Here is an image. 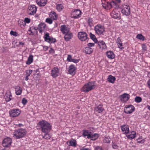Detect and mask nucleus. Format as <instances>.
Returning a JSON list of instances; mask_svg holds the SVG:
<instances>
[{"label": "nucleus", "mask_w": 150, "mask_h": 150, "mask_svg": "<svg viewBox=\"0 0 150 150\" xmlns=\"http://www.w3.org/2000/svg\"><path fill=\"white\" fill-rule=\"evenodd\" d=\"M103 141L104 142L109 143L110 141V139L109 136L105 137L104 138Z\"/></svg>", "instance_id": "obj_40"}, {"label": "nucleus", "mask_w": 150, "mask_h": 150, "mask_svg": "<svg viewBox=\"0 0 150 150\" xmlns=\"http://www.w3.org/2000/svg\"><path fill=\"white\" fill-rule=\"evenodd\" d=\"M76 67L74 65H71L70 66L68 70L69 74L72 75H74L76 73Z\"/></svg>", "instance_id": "obj_18"}, {"label": "nucleus", "mask_w": 150, "mask_h": 150, "mask_svg": "<svg viewBox=\"0 0 150 150\" xmlns=\"http://www.w3.org/2000/svg\"><path fill=\"white\" fill-rule=\"evenodd\" d=\"M85 51L86 54H90L92 52L93 50L89 47H86L85 48Z\"/></svg>", "instance_id": "obj_32"}, {"label": "nucleus", "mask_w": 150, "mask_h": 150, "mask_svg": "<svg viewBox=\"0 0 150 150\" xmlns=\"http://www.w3.org/2000/svg\"><path fill=\"white\" fill-rule=\"evenodd\" d=\"M12 96L10 91L6 92L4 96V98L6 102H8L12 99Z\"/></svg>", "instance_id": "obj_17"}, {"label": "nucleus", "mask_w": 150, "mask_h": 150, "mask_svg": "<svg viewBox=\"0 0 150 150\" xmlns=\"http://www.w3.org/2000/svg\"><path fill=\"white\" fill-rule=\"evenodd\" d=\"M63 8V6L61 4H58L56 6V8L59 11H61Z\"/></svg>", "instance_id": "obj_37"}, {"label": "nucleus", "mask_w": 150, "mask_h": 150, "mask_svg": "<svg viewBox=\"0 0 150 150\" xmlns=\"http://www.w3.org/2000/svg\"><path fill=\"white\" fill-rule=\"evenodd\" d=\"M106 55L109 58L112 59L115 57V55L113 52L111 51H109L106 52Z\"/></svg>", "instance_id": "obj_28"}, {"label": "nucleus", "mask_w": 150, "mask_h": 150, "mask_svg": "<svg viewBox=\"0 0 150 150\" xmlns=\"http://www.w3.org/2000/svg\"><path fill=\"white\" fill-rule=\"evenodd\" d=\"M95 111L98 113H101L104 110V108L102 105H98L95 108Z\"/></svg>", "instance_id": "obj_24"}, {"label": "nucleus", "mask_w": 150, "mask_h": 150, "mask_svg": "<svg viewBox=\"0 0 150 150\" xmlns=\"http://www.w3.org/2000/svg\"><path fill=\"white\" fill-rule=\"evenodd\" d=\"M10 33L11 35L14 36H17L18 35V33L12 30L10 32Z\"/></svg>", "instance_id": "obj_48"}, {"label": "nucleus", "mask_w": 150, "mask_h": 150, "mask_svg": "<svg viewBox=\"0 0 150 150\" xmlns=\"http://www.w3.org/2000/svg\"><path fill=\"white\" fill-rule=\"evenodd\" d=\"M131 134L129 135H126V137L129 139H134L136 137V132L134 131L131 132Z\"/></svg>", "instance_id": "obj_26"}, {"label": "nucleus", "mask_w": 150, "mask_h": 150, "mask_svg": "<svg viewBox=\"0 0 150 150\" xmlns=\"http://www.w3.org/2000/svg\"><path fill=\"white\" fill-rule=\"evenodd\" d=\"M96 33L98 35H101L103 34L105 31L104 28L103 26L100 25H96L94 28Z\"/></svg>", "instance_id": "obj_6"}, {"label": "nucleus", "mask_w": 150, "mask_h": 150, "mask_svg": "<svg viewBox=\"0 0 150 150\" xmlns=\"http://www.w3.org/2000/svg\"><path fill=\"white\" fill-rule=\"evenodd\" d=\"M95 150H103L101 146H97L95 148Z\"/></svg>", "instance_id": "obj_55"}, {"label": "nucleus", "mask_w": 150, "mask_h": 150, "mask_svg": "<svg viewBox=\"0 0 150 150\" xmlns=\"http://www.w3.org/2000/svg\"><path fill=\"white\" fill-rule=\"evenodd\" d=\"M47 0H37V4L40 6H44L47 4Z\"/></svg>", "instance_id": "obj_21"}, {"label": "nucleus", "mask_w": 150, "mask_h": 150, "mask_svg": "<svg viewBox=\"0 0 150 150\" xmlns=\"http://www.w3.org/2000/svg\"><path fill=\"white\" fill-rule=\"evenodd\" d=\"M33 71L31 70H27L26 71V76H29L32 73Z\"/></svg>", "instance_id": "obj_46"}, {"label": "nucleus", "mask_w": 150, "mask_h": 150, "mask_svg": "<svg viewBox=\"0 0 150 150\" xmlns=\"http://www.w3.org/2000/svg\"><path fill=\"white\" fill-rule=\"evenodd\" d=\"M93 20L91 18H88V25L90 27H91L93 25Z\"/></svg>", "instance_id": "obj_39"}, {"label": "nucleus", "mask_w": 150, "mask_h": 150, "mask_svg": "<svg viewBox=\"0 0 150 150\" xmlns=\"http://www.w3.org/2000/svg\"><path fill=\"white\" fill-rule=\"evenodd\" d=\"M135 110L134 107L132 105H126L124 108V112L126 114H131Z\"/></svg>", "instance_id": "obj_5"}, {"label": "nucleus", "mask_w": 150, "mask_h": 150, "mask_svg": "<svg viewBox=\"0 0 150 150\" xmlns=\"http://www.w3.org/2000/svg\"><path fill=\"white\" fill-rule=\"evenodd\" d=\"M91 132H89L88 130H85L83 131V135L84 137L87 136V137L88 138V136L91 135Z\"/></svg>", "instance_id": "obj_35"}, {"label": "nucleus", "mask_w": 150, "mask_h": 150, "mask_svg": "<svg viewBox=\"0 0 150 150\" xmlns=\"http://www.w3.org/2000/svg\"><path fill=\"white\" fill-rule=\"evenodd\" d=\"M19 45H24V43L23 42H19Z\"/></svg>", "instance_id": "obj_61"}, {"label": "nucleus", "mask_w": 150, "mask_h": 150, "mask_svg": "<svg viewBox=\"0 0 150 150\" xmlns=\"http://www.w3.org/2000/svg\"><path fill=\"white\" fill-rule=\"evenodd\" d=\"M28 76H26V77L25 78V80L26 81H27L28 79L29 78H28Z\"/></svg>", "instance_id": "obj_62"}, {"label": "nucleus", "mask_w": 150, "mask_h": 150, "mask_svg": "<svg viewBox=\"0 0 150 150\" xmlns=\"http://www.w3.org/2000/svg\"><path fill=\"white\" fill-rule=\"evenodd\" d=\"M116 42L117 44L121 42V40L120 37L118 38Z\"/></svg>", "instance_id": "obj_58"}, {"label": "nucleus", "mask_w": 150, "mask_h": 150, "mask_svg": "<svg viewBox=\"0 0 150 150\" xmlns=\"http://www.w3.org/2000/svg\"><path fill=\"white\" fill-rule=\"evenodd\" d=\"M148 85L149 87L150 88V81H148Z\"/></svg>", "instance_id": "obj_63"}, {"label": "nucleus", "mask_w": 150, "mask_h": 150, "mask_svg": "<svg viewBox=\"0 0 150 150\" xmlns=\"http://www.w3.org/2000/svg\"><path fill=\"white\" fill-rule=\"evenodd\" d=\"M12 141L11 138L7 137L3 140L2 145L4 147H9L11 145Z\"/></svg>", "instance_id": "obj_8"}, {"label": "nucleus", "mask_w": 150, "mask_h": 150, "mask_svg": "<svg viewBox=\"0 0 150 150\" xmlns=\"http://www.w3.org/2000/svg\"><path fill=\"white\" fill-rule=\"evenodd\" d=\"M136 38L142 41H144L145 39L144 37L141 34H138L136 36Z\"/></svg>", "instance_id": "obj_38"}, {"label": "nucleus", "mask_w": 150, "mask_h": 150, "mask_svg": "<svg viewBox=\"0 0 150 150\" xmlns=\"http://www.w3.org/2000/svg\"><path fill=\"white\" fill-rule=\"evenodd\" d=\"M45 22L50 24H51L52 23V21L51 19L49 18H47L46 19Z\"/></svg>", "instance_id": "obj_47"}, {"label": "nucleus", "mask_w": 150, "mask_h": 150, "mask_svg": "<svg viewBox=\"0 0 150 150\" xmlns=\"http://www.w3.org/2000/svg\"><path fill=\"white\" fill-rule=\"evenodd\" d=\"M99 137V135L97 134H91L88 136V139H91V140H96Z\"/></svg>", "instance_id": "obj_27"}, {"label": "nucleus", "mask_w": 150, "mask_h": 150, "mask_svg": "<svg viewBox=\"0 0 150 150\" xmlns=\"http://www.w3.org/2000/svg\"><path fill=\"white\" fill-rule=\"evenodd\" d=\"M81 11L79 9H73L71 14V17L74 18H78L80 17Z\"/></svg>", "instance_id": "obj_9"}, {"label": "nucleus", "mask_w": 150, "mask_h": 150, "mask_svg": "<svg viewBox=\"0 0 150 150\" xmlns=\"http://www.w3.org/2000/svg\"><path fill=\"white\" fill-rule=\"evenodd\" d=\"M28 14L30 15H33L36 12L37 7L35 5H31L29 6L28 8Z\"/></svg>", "instance_id": "obj_10"}, {"label": "nucleus", "mask_w": 150, "mask_h": 150, "mask_svg": "<svg viewBox=\"0 0 150 150\" xmlns=\"http://www.w3.org/2000/svg\"><path fill=\"white\" fill-rule=\"evenodd\" d=\"M135 101L137 103H139L142 101V98L139 96H136L135 98Z\"/></svg>", "instance_id": "obj_41"}, {"label": "nucleus", "mask_w": 150, "mask_h": 150, "mask_svg": "<svg viewBox=\"0 0 150 150\" xmlns=\"http://www.w3.org/2000/svg\"><path fill=\"white\" fill-rule=\"evenodd\" d=\"M19 24L21 28H23L25 26L26 24L23 20L20 21V22H19Z\"/></svg>", "instance_id": "obj_44"}, {"label": "nucleus", "mask_w": 150, "mask_h": 150, "mask_svg": "<svg viewBox=\"0 0 150 150\" xmlns=\"http://www.w3.org/2000/svg\"><path fill=\"white\" fill-rule=\"evenodd\" d=\"M64 34L65 35L64 36V38L66 41H69L72 37V34L71 32H69Z\"/></svg>", "instance_id": "obj_25"}, {"label": "nucleus", "mask_w": 150, "mask_h": 150, "mask_svg": "<svg viewBox=\"0 0 150 150\" xmlns=\"http://www.w3.org/2000/svg\"><path fill=\"white\" fill-rule=\"evenodd\" d=\"M112 147L114 149H116L117 148L118 146L116 144H113L112 145Z\"/></svg>", "instance_id": "obj_59"}, {"label": "nucleus", "mask_w": 150, "mask_h": 150, "mask_svg": "<svg viewBox=\"0 0 150 150\" xmlns=\"http://www.w3.org/2000/svg\"><path fill=\"white\" fill-rule=\"evenodd\" d=\"M95 44L94 43H89L88 44V47H93L94 46Z\"/></svg>", "instance_id": "obj_56"}, {"label": "nucleus", "mask_w": 150, "mask_h": 150, "mask_svg": "<svg viewBox=\"0 0 150 150\" xmlns=\"http://www.w3.org/2000/svg\"><path fill=\"white\" fill-rule=\"evenodd\" d=\"M28 31L30 32V33H29V34L30 35H33L34 33L32 31V30L31 29V28H30L28 30Z\"/></svg>", "instance_id": "obj_57"}, {"label": "nucleus", "mask_w": 150, "mask_h": 150, "mask_svg": "<svg viewBox=\"0 0 150 150\" xmlns=\"http://www.w3.org/2000/svg\"><path fill=\"white\" fill-rule=\"evenodd\" d=\"M90 36L91 38L94 41L95 43H97L98 42V40L94 35L93 34L91 33H90Z\"/></svg>", "instance_id": "obj_34"}, {"label": "nucleus", "mask_w": 150, "mask_h": 150, "mask_svg": "<svg viewBox=\"0 0 150 150\" xmlns=\"http://www.w3.org/2000/svg\"><path fill=\"white\" fill-rule=\"evenodd\" d=\"M94 81L90 82L86 84L83 87V91L87 93L94 89L96 87Z\"/></svg>", "instance_id": "obj_4"}, {"label": "nucleus", "mask_w": 150, "mask_h": 150, "mask_svg": "<svg viewBox=\"0 0 150 150\" xmlns=\"http://www.w3.org/2000/svg\"><path fill=\"white\" fill-rule=\"evenodd\" d=\"M115 80V77L112 76L111 75H109L107 79L108 81L110 83H114Z\"/></svg>", "instance_id": "obj_29"}, {"label": "nucleus", "mask_w": 150, "mask_h": 150, "mask_svg": "<svg viewBox=\"0 0 150 150\" xmlns=\"http://www.w3.org/2000/svg\"><path fill=\"white\" fill-rule=\"evenodd\" d=\"M16 93L17 95H21L22 92V89L19 86H17L15 88Z\"/></svg>", "instance_id": "obj_30"}, {"label": "nucleus", "mask_w": 150, "mask_h": 150, "mask_svg": "<svg viewBox=\"0 0 150 150\" xmlns=\"http://www.w3.org/2000/svg\"><path fill=\"white\" fill-rule=\"evenodd\" d=\"M50 53H53L54 52V50L52 48H50V50L49 51Z\"/></svg>", "instance_id": "obj_60"}, {"label": "nucleus", "mask_w": 150, "mask_h": 150, "mask_svg": "<svg viewBox=\"0 0 150 150\" xmlns=\"http://www.w3.org/2000/svg\"><path fill=\"white\" fill-rule=\"evenodd\" d=\"M137 142L139 143H144L145 141V139L142 138V136H141L137 139Z\"/></svg>", "instance_id": "obj_36"}, {"label": "nucleus", "mask_w": 150, "mask_h": 150, "mask_svg": "<svg viewBox=\"0 0 150 150\" xmlns=\"http://www.w3.org/2000/svg\"><path fill=\"white\" fill-rule=\"evenodd\" d=\"M45 133V135L43 137V138L47 139H50L51 137V135L47 133Z\"/></svg>", "instance_id": "obj_45"}, {"label": "nucleus", "mask_w": 150, "mask_h": 150, "mask_svg": "<svg viewBox=\"0 0 150 150\" xmlns=\"http://www.w3.org/2000/svg\"><path fill=\"white\" fill-rule=\"evenodd\" d=\"M142 47L143 50L144 51H146L147 50L146 47V45L144 44H143L142 45Z\"/></svg>", "instance_id": "obj_53"}, {"label": "nucleus", "mask_w": 150, "mask_h": 150, "mask_svg": "<svg viewBox=\"0 0 150 150\" xmlns=\"http://www.w3.org/2000/svg\"><path fill=\"white\" fill-rule=\"evenodd\" d=\"M61 31L63 34H66L69 32V30L65 25H62Z\"/></svg>", "instance_id": "obj_22"}, {"label": "nucleus", "mask_w": 150, "mask_h": 150, "mask_svg": "<svg viewBox=\"0 0 150 150\" xmlns=\"http://www.w3.org/2000/svg\"><path fill=\"white\" fill-rule=\"evenodd\" d=\"M147 108L150 110V106L149 105H147Z\"/></svg>", "instance_id": "obj_64"}, {"label": "nucleus", "mask_w": 150, "mask_h": 150, "mask_svg": "<svg viewBox=\"0 0 150 150\" xmlns=\"http://www.w3.org/2000/svg\"><path fill=\"white\" fill-rule=\"evenodd\" d=\"M28 102L27 100L25 98H23L22 100V103L24 105H25Z\"/></svg>", "instance_id": "obj_50"}, {"label": "nucleus", "mask_w": 150, "mask_h": 150, "mask_svg": "<svg viewBox=\"0 0 150 150\" xmlns=\"http://www.w3.org/2000/svg\"><path fill=\"white\" fill-rule=\"evenodd\" d=\"M123 133L127 134L129 133V127L128 125H121L120 127Z\"/></svg>", "instance_id": "obj_16"}, {"label": "nucleus", "mask_w": 150, "mask_h": 150, "mask_svg": "<svg viewBox=\"0 0 150 150\" xmlns=\"http://www.w3.org/2000/svg\"><path fill=\"white\" fill-rule=\"evenodd\" d=\"M50 38L51 37H50L49 36V33H47L45 34L44 36V39L45 41L47 42Z\"/></svg>", "instance_id": "obj_42"}, {"label": "nucleus", "mask_w": 150, "mask_h": 150, "mask_svg": "<svg viewBox=\"0 0 150 150\" xmlns=\"http://www.w3.org/2000/svg\"><path fill=\"white\" fill-rule=\"evenodd\" d=\"M33 56L32 55H30L28 58L27 61L26 62V64H30L33 61Z\"/></svg>", "instance_id": "obj_31"}, {"label": "nucleus", "mask_w": 150, "mask_h": 150, "mask_svg": "<svg viewBox=\"0 0 150 150\" xmlns=\"http://www.w3.org/2000/svg\"><path fill=\"white\" fill-rule=\"evenodd\" d=\"M26 130L23 129H20L15 130L13 132V137L16 139H19L23 137L26 134Z\"/></svg>", "instance_id": "obj_3"}, {"label": "nucleus", "mask_w": 150, "mask_h": 150, "mask_svg": "<svg viewBox=\"0 0 150 150\" xmlns=\"http://www.w3.org/2000/svg\"><path fill=\"white\" fill-rule=\"evenodd\" d=\"M51 127L49 122H38L36 127L38 129H41L42 132L47 133L51 129Z\"/></svg>", "instance_id": "obj_1"}, {"label": "nucleus", "mask_w": 150, "mask_h": 150, "mask_svg": "<svg viewBox=\"0 0 150 150\" xmlns=\"http://www.w3.org/2000/svg\"><path fill=\"white\" fill-rule=\"evenodd\" d=\"M46 25L43 23H41L38 26L37 28L39 30L40 33H41L44 29L45 28Z\"/></svg>", "instance_id": "obj_20"}, {"label": "nucleus", "mask_w": 150, "mask_h": 150, "mask_svg": "<svg viewBox=\"0 0 150 150\" xmlns=\"http://www.w3.org/2000/svg\"><path fill=\"white\" fill-rule=\"evenodd\" d=\"M59 74V70L57 67H54L51 70V75L54 78L58 76Z\"/></svg>", "instance_id": "obj_12"}, {"label": "nucleus", "mask_w": 150, "mask_h": 150, "mask_svg": "<svg viewBox=\"0 0 150 150\" xmlns=\"http://www.w3.org/2000/svg\"><path fill=\"white\" fill-rule=\"evenodd\" d=\"M50 17H51L53 20H56L57 18V15L56 13L54 12H52L50 14Z\"/></svg>", "instance_id": "obj_33"}, {"label": "nucleus", "mask_w": 150, "mask_h": 150, "mask_svg": "<svg viewBox=\"0 0 150 150\" xmlns=\"http://www.w3.org/2000/svg\"><path fill=\"white\" fill-rule=\"evenodd\" d=\"M56 42L55 39L53 38L52 37H51L47 42L49 43H54Z\"/></svg>", "instance_id": "obj_43"}, {"label": "nucleus", "mask_w": 150, "mask_h": 150, "mask_svg": "<svg viewBox=\"0 0 150 150\" xmlns=\"http://www.w3.org/2000/svg\"><path fill=\"white\" fill-rule=\"evenodd\" d=\"M72 59L71 55L69 54L68 55L67 59V61L69 62H71Z\"/></svg>", "instance_id": "obj_49"}, {"label": "nucleus", "mask_w": 150, "mask_h": 150, "mask_svg": "<svg viewBox=\"0 0 150 150\" xmlns=\"http://www.w3.org/2000/svg\"><path fill=\"white\" fill-rule=\"evenodd\" d=\"M111 15L112 18L115 19L120 18V13L117 10L112 11L111 13Z\"/></svg>", "instance_id": "obj_13"}, {"label": "nucleus", "mask_w": 150, "mask_h": 150, "mask_svg": "<svg viewBox=\"0 0 150 150\" xmlns=\"http://www.w3.org/2000/svg\"><path fill=\"white\" fill-rule=\"evenodd\" d=\"M30 19L28 18H25L24 22L25 23H29L30 22Z\"/></svg>", "instance_id": "obj_51"}, {"label": "nucleus", "mask_w": 150, "mask_h": 150, "mask_svg": "<svg viewBox=\"0 0 150 150\" xmlns=\"http://www.w3.org/2000/svg\"><path fill=\"white\" fill-rule=\"evenodd\" d=\"M78 37L79 39L82 41H85L88 38V35L84 32H80L78 33Z\"/></svg>", "instance_id": "obj_7"}, {"label": "nucleus", "mask_w": 150, "mask_h": 150, "mask_svg": "<svg viewBox=\"0 0 150 150\" xmlns=\"http://www.w3.org/2000/svg\"><path fill=\"white\" fill-rule=\"evenodd\" d=\"M20 113V110L18 109L11 110L9 111L10 115L12 117H15L18 116Z\"/></svg>", "instance_id": "obj_11"}, {"label": "nucleus", "mask_w": 150, "mask_h": 150, "mask_svg": "<svg viewBox=\"0 0 150 150\" xmlns=\"http://www.w3.org/2000/svg\"><path fill=\"white\" fill-rule=\"evenodd\" d=\"M80 60V59H72L71 60L72 62H73L75 63H77L79 62V61Z\"/></svg>", "instance_id": "obj_52"}, {"label": "nucleus", "mask_w": 150, "mask_h": 150, "mask_svg": "<svg viewBox=\"0 0 150 150\" xmlns=\"http://www.w3.org/2000/svg\"><path fill=\"white\" fill-rule=\"evenodd\" d=\"M129 98L130 95L129 94L125 93L121 96V101L123 102H126L128 100Z\"/></svg>", "instance_id": "obj_15"}, {"label": "nucleus", "mask_w": 150, "mask_h": 150, "mask_svg": "<svg viewBox=\"0 0 150 150\" xmlns=\"http://www.w3.org/2000/svg\"><path fill=\"white\" fill-rule=\"evenodd\" d=\"M102 4L103 7L105 9H108L111 7H113L115 8H118V5L115 1H112L110 3L105 0L102 1Z\"/></svg>", "instance_id": "obj_2"}, {"label": "nucleus", "mask_w": 150, "mask_h": 150, "mask_svg": "<svg viewBox=\"0 0 150 150\" xmlns=\"http://www.w3.org/2000/svg\"><path fill=\"white\" fill-rule=\"evenodd\" d=\"M118 44V47L121 49H122V48H124L122 47V43L121 42L120 43H119L117 44Z\"/></svg>", "instance_id": "obj_54"}, {"label": "nucleus", "mask_w": 150, "mask_h": 150, "mask_svg": "<svg viewBox=\"0 0 150 150\" xmlns=\"http://www.w3.org/2000/svg\"><path fill=\"white\" fill-rule=\"evenodd\" d=\"M100 48L102 49H105L107 47L105 42L103 40H100L97 42Z\"/></svg>", "instance_id": "obj_23"}, {"label": "nucleus", "mask_w": 150, "mask_h": 150, "mask_svg": "<svg viewBox=\"0 0 150 150\" xmlns=\"http://www.w3.org/2000/svg\"><path fill=\"white\" fill-rule=\"evenodd\" d=\"M121 12L123 14L127 16H128L130 13V7L128 6H125V7L121 10Z\"/></svg>", "instance_id": "obj_14"}, {"label": "nucleus", "mask_w": 150, "mask_h": 150, "mask_svg": "<svg viewBox=\"0 0 150 150\" xmlns=\"http://www.w3.org/2000/svg\"><path fill=\"white\" fill-rule=\"evenodd\" d=\"M67 143L69 146H71L74 147H75L76 146V141L74 139H72L69 141H67Z\"/></svg>", "instance_id": "obj_19"}]
</instances>
